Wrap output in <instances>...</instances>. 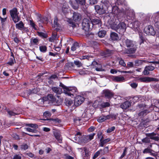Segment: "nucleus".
Wrapping results in <instances>:
<instances>
[{
    "mask_svg": "<svg viewBox=\"0 0 159 159\" xmlns=\"http://www.w3.org/2000/svg\"><path fill=\"white\" fill-rule=\"evenodd\" d=\"M113 81L117 82H121L125 80V78L122 76H113L112 78Z\"/></svg>",
    "mask_w": 159,
    "mask_h": 159,
    "instance_id": "nucleus-21",
    "label": "nucleus"
},
{
    "mask_svg": "<svg viewBox=\"0 0 159 159\" xmlns=\"http://www.w3.org/2000/svg\"><path fill=\"white\" fill-rule=\"evenodd\" d=\"M155 69L154 67L151 66H146L143 71V74L145 75H148L149 74V71H152Z\"/></svg>",
    "mask_w": 159,
    "mask_h": 159,
    "instance_id": "nucleus-15",
    "label": "nucleus"
},
{
    "mask_svg": "<svg viewBox=\"0 0 159 159\" xmlns=\"http://www.w3.org/2000/svg\"><path fill=\"white\" fill-rule=\"evenodd\" d=\"M114 20L112 23L110 24L111 28L115 30L118 33L122 34L125 31L126 25L125 24L122 22L119 23V21L118 19H115V21Z\"/></svg>",
    "mask_w": 159,
    "mask_h": 159,
    "instance_id": "nucleus-1",
    "label": "nucleus"
},
{
    "mask_svg": "<svg viewBox=\"0 0 159 159\" xmlns=\"http://www.w3.org/2000/svg\"><path fill=\"white\" fill-rule=\"evenodd\" d=\"M48 20V18L46 17H43L42 18H40V20L38 21L39 26L43 27V25H40V23H45Z\"/></svg>",
    "mask_w": 159,
    "mask_h": 159,
    "instance_id": "nucleus-32",
    "label": "nucleus"
},
{
    "mask_svg": "<svg viewBox=\"0 0 159 159\" xmlns=\"http://www.w3.org/2000/svg\"><path fill=\"white\" fill-rule=\"evenodd\" d=\"M53 92L57 94H60L62 93V89L59 87H53L52 88Z\"/></svg>",
    "mask_w": 159,
    "mask_h": 159,
    "instance_id": "nucleus-23",
    "label": "nucleus"
},
{
    "mask_svg": "<svg viewBox=\"0 0 159 159\" xmlns=\"http://www.w3.org/2000/svg\"><path fill=\"white\" fill-rule=\"evenodd\" d=\"M117 116L116 114H111L106 116H101L98 119V121L99 122H102L106 120H109L111 118L115 119L116 118Z\"/></svg>",
    "mask_w": 159,
    "mask_h": 159,
    "instance_id": "nucleus-5",
    "label": "nucleus"
},
{
    "mask_svg": "<svg viewBox=\"0 0 159 159\" xmlns=\"http://www.w3.org/2000/svg\"><path fill=\"white\" fill-rule=\"evenodd\" d=\"M139 96H135L133 98V100L134 102H135L139 99Z\"/></svg>",
    "mask_w": 159,
    "mask_h": 159,
    "instance_id": "nucleus-62",
    "label": "nucleus"
},
{
    "mask_svg": "<svg viewBox=\"0 0 159 159\" xmlns=\"http://www.w3.org/2000/svg\"><path fill=\"white\" fill-rule=\"evenodd\" d=\"M57 22L58 19L57 18H55L54 21V24L55 27H58L59 26V24Z\"/></svg>",
    "mask_w": 159,
    "mask_h": 159,
    "instance_id": "nucleus-49",
    "label": "nucleus"
},
{
    "mask_svg": "<svg viewBox=\"0 0 159 159\" xmlns=\"http://www.w3.org/2000/svg\"><path fill=\"white\" fill-rule=\"evenodd\" d=\"M30 24L31 26L35 30H36V28H35V24L33 22V21L31 20H30Z\"/></svg>",
    "mask_w": 159,
    "mask_h": 159,
    "instance_id": "nucleus-56",
    "label": "nucleus"
},
{
    "mask_svg": "<svg viewBox=\"0 0 159 159\" xmlns=\"http://www.w3.org/2000/svg\"><path fill=\"white\" fill-rule=\"evenodd\" d=\"M75 136L74 137V139L76 140L77 142L79 143L82 142V139H81L82 137V135L80 132H78L75 134Z\"/></svg>",
    "mask_w": 159,
    "mask_h": 159,
    "instance_id": "nucleus-22",
    "label": "nucleus"
},
{
    "mask_svg": "<svg viewBox=\"0 0 159 159\" xmlns=\"http://www.w3.org/2000/svg\"><path fill=\"white\" fill-rule=\"evenodd\" d=\"M25 129L27 131L33 133L34 132L35 130V129H31L30 128H25Z\"/></svg>",
    "mask_w": 159,
    "mask_h": 159,
    "instance_id": "nucleus-57",
    "label": "nucleus"
},
{
    "mask_svg": "<svg viewBox=\"0 0 159 159\" xmlns=\"http://www.w3.org/2000/svg\"><path fill=\"white\" fill-rule=\"evenodd\" d=\"M138 80L140 82L145 83L149 82L151 81H158V79L157 78L149 77H140L139 79Z\"/></svg>",
    "mask_w": 159,
    "mask_h": 159,
    "instance_id": "nucleus-10",
    "label": "nucleus"
},
{
    "mask_svg": "<svg viewBox=\"0 0 159 159\" xmlns=\"http://www.w3.org/2000/svg\"><path fill=\"white\" fill-rule=\"evenodd\" d=\"M84 100V98L82 96H77L74 100V105L76 106H78L83 102Z\"/></svg>",
    "mask_w": 159,
    "mask_h": 159,
    "instance_id": "nucleus-11",
    "label": "nucleus"
},
{
    "mask_svg": "<svg viewBox=\"0 0 159 159\" xmlns=\"http://www.w3.org/2000/svg\"><path fill=\"white\" fill-rule=\"evenodd\" d=\"M90 157L89 153H85L83 157V159H89Z\"/></svg>",
    "mask_w": 159,
    "mask_h": 159,
    "instance_id": "nucleus-52",
    "label": "nucleus"
},
{
    "mask_svg": "<svg viewBox=\"0 0 159 159\" xmlns=\"http://www.w3.org/2000/svg\"><path fill=\"white\" fill-rule=\"evenodd\" d=\"M53 134L55 138L57 139L58 143H61L62 142V137H61L60 132L57 131H54Z\"/></svg>",
    "mask_w": 159,
    "mask_h": 159,
    "instance_id": "nucleus-14",
    "label": "nucleus"
},
{
    "mask_svg": "<svg viewBox=\"0 0 159 159\" xmlns=\"http://www.w3.org/2000/svg\"><path fill=\"white\" fill-rule=\"evenodd\" d=\"M6 111L7 112L9 117H11V116L18 115V114L15 113L13 111L10 110L6 108Z\"/></svg>",
    "mask_w": 159,
    "mask_h": 159,
    "instance_id": "nucleus-31",
    "label": "nucleus"
},
{
    "mask_svg": "<svg viewBox=\"0 0 159 159\" xmlns=\"http://www.w3.org/2000/svg\"><path fill=\"white\" fill-rule=\"evenodd\" d=\"M106 33V32L104 30H102L99 31L98 33V36L101 38L103 37L104 36Z\"/></svg>",
    "mask_w": 159,
    "mask_h": 159,
    "instance_id": "nucleus-33",
    "label": "nucleus"
},
{
    "mask_svg": "<svg viewBox=\"0 0 159 159\" xmlns=\"http://www.w3.org/2000/svg\"><path fill=\"white\" fill-rule=\"evenodd\" d=\"M47 120H49L53 122L54 123H60L61 122V121L60 120H59L58 119H47Z\"/></svg>",
    "mask_w": 159,
    "mask_h": 159,
    "instance_id": "nucleus-44",
    "label": "nucleus"
},
{
    "mask_svg": "<svg viewBox=\"0 0 159 159\" xmlns=\"http://www.w3.org/2000/svg\"><path fill=\"white\" fill-rule=\"evenodd\" d=\"M120 12V10L116 5L114 6L112 5L111 12H112L115 15H118Z\"/></svg>",
    "mask_w": 159,
    "mask_h": 159,
    "instance_id": "nucleus-18",
    "label": "nucleus"
},
{
    "mask_svg": "<svg viewBox=\"0 0 159 159\" xmlns=\"http://www.w3.org/2000/svg\"><path fill=\"white\" fill-rule=\"evenodd\" d=\"M43 116L46 117H49L51 116V113L50 112L48 111H46L43 113Z\"/></svg>",
    "mask_w": 159,
    "mask_h": 159,
    "instance_id": "nucleus-46",
    "label": "nucleus"
},
{
    "mask_svg": "<svg viewBox=\"0 0 159 159\" xmlns=\"http://www.w3.org/2000/svg\"><path fill=\"white\" fill-rule=\"evenodd\" d=\"M79 47V43L77 42H75L73 44L71 47V50L73 52L75 51Z\"/></svg>",
    "mask_w": 159,
    "mask_h": 159,
    "instance_id": "nucleus-30",
    "label": "nucleus"
},
{
    "mask_svg": "<svg viewBox=\"0 0 159 159\" xmlns=\"http://www.w3.org/2000/svg\"><path fill=\"white\" fill-rule=\"evenodd\" d=\"M11 18L15 23H16L18 22L20 20V18L18 17V15L12 17H11Z\"/></svg>",
    "mask_w": 159,
    "mask_h": 159,
    "instance_id": "nucleus-39",
    "label": "nucleus"
},
{
    "mask_svg": "<svg viewBox=\"0 0 159 159\" xmlns=\"http://www.w3.org/2000/svg\"><path fill=\"white\" fill-rule=\"evenodd\" d=\"M155 27L159 30V15H157L154 20Z\"/></svg>",
    "mask_w": 159,
    "mask_h": 159,
    "instance_id": "nucleus-28",
    "label": "nucleus"
},
{
    "mask_svg": "<svg viewBox=\"0 0 159 159\" xmlns=\"http://www.w3.org/2000/svg\"><path fill=\"white\" fill-rule=\"evenodd\" d=\"M103 93L106 98L110 99L113 97V93L110 90L106 89L103 91Z\"/></svg>",
    "mask_w": 159,
    "mask_h": 159,
    "instance_id": "nucleus-16",
    "label": "nucleus"
},
{
    "mask_svg": "<svg viewBox=\"0 0 159 159\" xmlns=\"http://www.w3.org/2000/svg\"><path fill=\"white\" fill-rule=\"evenodd\" d=\"M83 29L85 32V34H89L88 31L90 29V26L91 25V20L89 18H84L82 22Z\"/></svg>",
    "mask_w": 159,
    "mask_h": 159,
    "instance_id": "nucleus-4",
    "label": "nucleus"
},
{
    "mask_svg": "<svg viewBox=\"0 0 159 159\" xmlns=\"http://www.w3.org/2000/svg\"><path fill=\"white\" fill-rule=\"evenodd\" d=\"M24 24L22 21H20L16 24V29L21 30L24 28Z\"/></svg>",
    "mask_w": 159,
    "mask_h": 159,
    "instance_id": "nucleus-25",
    "label": "nucleus"
},
{
    "mask_svg": "<svg viewBox=\"0 0 159 159\" xmlns=\"http://www.w3.org/2000/svg\"><path fill=\"white\" fill-rule=\"evenodd\" d=\"M102 12V13L111 12L112 5L108 0H102L101 2Z\"/></svg>",
    "mask_w": 159,
    "mask_h": 159,
    "instance_id": "nucleus-3",
    "label": "nucleus"
},
{
    "mask_svg": "<svg viewBox=\"0 0 159 159\" xmlns=\"http://www.w3.org/2000/svg\"><path fill=\"white\" fill-rule=\"evenodd\" d=\"M131 106V103L129 101H126L120 105V107L123 110H125Z\"/></svg>",
    "mask_w": 159,
    "mask_h": 159,
    "instance_id": "nucleus-19",
    "label": "nucleus"
},
{
    "mask_svg": "<svg viewBox=\"0 0 159 159\" xmlns=\"http://www.w3.org/2000/svg\"><path fill=\"white\" fill-rule=\"evenodd\" d=\"M64 156L66 159H73L74 158L73 157L67 154H65Z\"/></svg>",
    "mask_w": 159,
    "mask_h": 159,
    "instance_id": "nucleus-63",
    "label": "nucleus"
},
{
    "mask_svg": "<svg viewBox=\"0 0 159 159\" xmlns=\"http://www.w3.org/2000/svg\"><path fill=\"white\" fill-rule=\"evenodd\" d=\"M89 3L92 5L96 4L97 2V0H88Z\"/></svg>",
    "mask_w": 159,
    "mask_h": 159,
    "instance_id": "nucleus-55",
    "label": "nucleus"
},
{
    "mask_svg": "<svg viewBox=\"0 0 159 159\" xmlns=\"http://www.w3.org/2000/svg\"><path fill=\"white\" fill-rule=\"evenodd\" d=\"M110 104L109 102H104L101 104V106L103 108L109 107L110 106Z\"/></svg>",
    "mask_w": 159,
    "mask_h": 159,
    "instance_id": "nucleus-43",
    "label": "nucleus"
},
{
    "mask_svg": "<svg viewBox=\"0 0 159 159\" xmlns=\"http://www.w3.org/2000/svg\"><path fill=\"white\" fill-rule=\"evenodd\" d=\"M75 1L77 4L81 5H84L85 3V0H75Z\"/></svg>",
    "mask_w": 159,
    "mask_h": 159,
    "instance_id": "nucleus-40",
    "label": "nucleus"
},
{
    "mask_svg": "<svg viewBox=\"0 0 159 159\" xmlns=\"http://www.w3.org/2000/svg\"><path fill=\"white\" fill-rule=\"evenodd\" d=\"M102 6L101 4L100 6L99 5H95V9L97 11L98 13H99L100 14H103L101 10Z\"/></svg>",
    "mask_w": 159,
    "mask_h": 159,
    "instance_id": "nucleus-34",
    "label": "nucleus"
},
{
    "mask_svg": "<svg viewBox=\"0 0 159 159\" xmlns=\"http://www.w3.org/2000/svg\"><path fill=\"white\" fill-rule=\"evenodd\" d=\"M10 14L11 17L18 15L17 10L16 8H14L10 11Z\"/></svg>",
    "mask_w": 159,
    "mask_h": 159,
    "instance_id": "nucleus-24",
    "label": "nucleus"
},
{
    "mask_svg": "<svg viewBox=\"0 0 159 159\" xmlns=\"http://www.w3.org/2000/svg\"><path fill=\"white\" fill-rule=\"evenodd\" d=\"M99 154H100V151H97L94 154V155L93 157V159H95L99 155Z\"/></svg>",
    "mask_w": 159,
    "mask_h": 159,
    "instance_id": "nucleus-64",
    "label": "nucleus"
},
{
    "mask_svg": "<svg viewBox=\"0 0 159 159\" xmlns=\"http://www.w3.org/2000/svg\"><path fill=\"white\" fill-rule=\"evenodd\" d=\"M95 70L97 71H102V68L101 67V66L99 65L98 66H97L96 67H95Z\"/></svg>",
    "mask_w": 159,
    "mask_h": 159,
    "instance_id": "nucleus-61",
    "label": "nucleus"
},
{
    "mask_svg": "<svg viewBox=\"0 0 159 159\" xmlns=\"http://www.w3.org/2000/svg\"><path fill=\"white\" fill-rule=\"evenodd\" d=\"M50 103L54 105H58L60 104V102L56 99L52 94H49L47 97Z\"/></svg>",
    "mask_w": 159,
    "mask_h": 159,
    "instance_id": "nucleus-7",
    "label": "nucleus"
},
{
    "mask_svg": "<svg viewBox=\"0 0 159 159\" xmlns=\"http://www.w3.org/2000/svg\"><path fill=\"white\" fill-rule=\"evenodd\" d=\"M30 43L32 45H37L39 44V40L36 38L31 39L30 40Z\"/></svg>",
    "mask_w": 159,
    "mask_h": 159,
    "instance_id": "nucleus-35",
    "label": "nucleus"
},
{
    "mask_svg": "<svg viewBox=\"0 0 159 159\" xmlns=\"http://www.w3.org/2000/svg\"><path fill=\"white\" fill-rule=\"evenodd\" d=\"M82 117L83 118H86V119L85 120H88L89 118L88 117L87 114L86 113L84 112L82 115Z\"/></svg>",
    "mask_w": 159,
    "mask_h": 159,
    "instance_id": "nucleus-59",
    "label": "nucleus"
},
{
    "mask_svg": "<svg viewBox=\"0 0 159 159\" xmlns=\"http://www.w3.org/2000/svg\"><path fill=\"white\" fill-rule=\"evenodd\" d=\"M73 17L74 21H78L80 19V15L79 13L75 12L73 14Z\"/></svg>",
    "mask_w": 159,
    "mask_h": 159,
    "instance_id": "nucleus-29",
    "label": "nucleus"
},
{
    "mask_svg": "<svg viewBox=\"0 0 159 159\" xmlns=\"http://www.w3.org/2000/svg\"><path fill=\"white\" fill-rule=\"evenodd\" d=\"M147 136L150 137V138L156 141L159 140V134H157L154 132L147 134Z\"/></svg>",
    "mask_w": 159,
    "mask_h": 159,
    "instance_id": "nucleus-17",
    "label": "nucleus"
},
{
    "mask_svg": "<svg viewBox=\"0 0 159 159\" xmlns=\"http://www.w3.org/2000/svg\"><path fill=\"white\" fill-rule=\"evenodd\" d=\"M26 125L34 129H37L38 128V125L36 124H26Z\"/></svg>",
    "mask_w": 159,
    "mask_h": 159,
    "instance_id": "nucleus-41",
    "label": "nucleus"
},
{
    "mask_svg": "<svg viewBox=\"0 0 159 159\" xmlns=\"http://www.w3.org/2000/svg\"><path fill=\"white\" fill-rule=\"evenodd\" d=\"M68 22L70 24V26L72 27L73 28L75 27L76 26L75 23L71 19H69Z\"/></svg>",
    "mask_w": 159,
    "mask_h": 159,
    "instance_id": "nucleus-42",
    "label": "nucleus"
},
{
    "mask_svg": "<svg viewBox=\"0 0 159 159\" xmlns=\"http://www.w3.org/2000/svg\"><path fill=\"white\" fill-rule=\"evenodd\" d=\"M115 129V127L114 126H112L110 128H108L107 130V132L108 133H110L113 131Z\"/></svg>",
    "mask_w": 159,
    "mask_h": 159,
    "instance_id": "nucleus-51",
    "label": "nucleus"
},
{
    "mask_svg": "<svg viewBox=\"0 0 159 159\" xmlns=\"http://www.w3.org/2000/svg\"><path fill=\"white\" fill-rule=\"evenodd\" d=\"M74 63L75 65L77 66L78 67H80L82 66V64L79 61H74Z\"/></svg>",
    "mask_w": 159,
    "mask_h": 159,
    "instance_id": "nucleus-45",
    "label": "nucleus"
},
{
    "mask_svg": "<svg viewBox=\"0 0 159 159\" xmlns=\"http://www.w3.org/2000/svg\"><path fill=\"white\" fill-rule=\"evenodd\" d=\"M39 49L40 51L43 53L45 52L47 50V48L45 46H39Z\"/></svg>",
    "mask_w": 159,
    "mask_h": 159,
    "instance_id": "nucleus-36",
    "label": "nucleus"
},
{
    "mask_svg": "<svg viewBox=\"0 0 159 159\" xmlns=\"http://www.w3.org/2000/svg\"><path fill=\"white\" fill-rule=\"evenodd\" d=\"M12 137L15 139H20V137L19 135L16 134H13L12 135Z\"/></svg>",
    "mask_w": 159,
    "mask_h": 159,
    "instance_id": "nucleus-48",
    "label": "nucleus"
},
{
    "mask_svg": "<svg viewBox=\"0 0 159 159\" xmlns=\"http://www.w3.org/2000/svg\"><path fill=\"white\" fill-rule=\"evenodd\" d=\"M139 38L140 39H141V40L142 41V42H143L144 40V38L143 37V34L142 32H140L139 33Z\"/></svg>",
    "mask_w": 159,
    "mask_h": 159,
    "instance_id": "nucleus-50",
    "label": "nucleus"
},
{
    "mask_svg": "<svg viewBox=\"0 0 159 159\" xmlns=\"http://www.w3.org/2000/svg\"><path fill=\"white\" fill-rule=\"evenodd\" d=\"M125 12L127 16L129 17V19H130H130H131L132 18H134L135 15V13L133 10L127 7L126 8Z\"/></svg>",
    "mask_w": 159,
    "mask_h": 159,
    "instance_id": "nucleus-13",
    "label": "nucleus"
},
{
    "mask_svg": "<svg viewBox=\"0 0 159 159\" xmlns=\"http://www.w3.org/2000/svg\"><path fill=\"white\" fill-rule=\"evenodd\" d=\"M38 34L39 36L44 37L46 38V34L42 32H38Z\"/></svg>",
    "mask_w": 159,
    "mask_h": 159,
    "instance_id": "nucleus-53",
    "label": "nucleus"
},
{
    "mask_svg": "<svg viewBox=\"0 0 159 159\" xmlns=\"http://www.w3.org/2000/svg\"><path fill=\"white\" fill-rule=\"evenodd\" d=\"M119 63L120 65L124 67H125L126 66V64L124 62V60L121 59L119 61Z\"/></svg>",
    "mask_w": 159,
    "mask_h": 159,
    "instance_id": "nucleus-54",
    "label": "nucleus"
},
{
    "mask_svg": "<svg viewBox=\"0 0 159 159\" xmlns=\"http://www.w3.org/2000/svg\"><path fill=\"white\" fill-rule=\"evenodd\" d=\"M95 133L90 134L89 135L84 136L83 138L82 142L84 143H86L89 142L93 139Z\"/></svg>",
    "mask_w": 159,
    "mask_h": 159,
    "instance_id": "nucleus-12",
    "label": "nucleus"
},
{
    "mask_svg": "<svg viewBox=\"0 0 159 159\" xmlns=\"http://www.w3.org/2000/svg\"><path fill=\"white\" fill-rule=\"evenodd\" d=\"M65 103L66 106H70L72 104L73 102L70 99H66L65 100Z\"/></svg>",
    "mask_w": 159,
    "mask_h": 159,
    "instance_id": "nucleus-37",
    "label": "nucleus"
},
{
    "mask_svg": "<svg viewBox=\"0 0 159 159\" xmlns=\"http://www.w3.org/2000/svg\"><path fill=\"white\" fill-rule=\"evenodd\" d=\"M21 155L20 154H16L15 155L13 159H21Z\"/></svg>",
    "mask_w": 159,
    "mask_h": 159,
    "instance_id": "nucleus-58",
    "label": "nucleus"
},
{
    "mask_svg": "<svg viewBox=\"0 0 159 159\" xmlns=\"http://www.w3.org/2000/svg\"><path fill=\"white\" fill-rule=\"evenodd\" d=\"M123 43L124 45L127 48V49L124 52V53L132 54L135 52L136 50V47L134 42L127 39Z\"/></svg>",
    "mask_w": 159,
    "mask_h": 159,
    "instance_id": "nucleus-2",
    "label": "nucleus"
},
{
    "mask_svg": "<svg viewBox=\"0 0 159 159\" xmlns=\"http://www.w3.org/2000/svg\"><path fill=\"white\" fill-rule=\"evenodd\" d=\"M111 40L113 41L117 40L119 37L117 34L115 32H112L111 34Z\"/></svg>",
    "mask_w": 159,
    "mask_h": 159,
    "instance_id": "nucleus-27",
    "label": "nucleus"
},
{
    "mask_svg": "<svg viewBox=\"0 0 159 159\" xmlns=\"http://www.w3.org/2000/svg\"><path fill=\"white\" fill-rule=\"evenodd\" d=\"M91 25L93 26L95 25H98V26L99 27L101 25V20L99 19L95 18L93 19L92 20H91Z\"/></svg>",
    "mask_w": 159,
    "mask_h": 159,
    "instance_id": "nucleus-20",
    "label": "nucleus"
},
{
    "mask_svg": "<svg viewBox=\"0 0 159 159\" xmlns=\"http://www.w3.org/2000/svg\"><path fill=\"white\" fill-rule=\"evenodd\" d=\"M127 148H125L123 152L120 157V159L122 158L125 155L127 152Z\"/></svg>",
    "mask_w": 159,
    "mask_h": 159,
    "instance_id": "nucleus-47",
    "label": "nucleus"
},
{
    "mask_svg": "<svg viewBox=\"0 0 159 159\" xmlns=\"http://www.w3.org/2000/svg\"><path fill=\"white\" fill-rule=\"evenodd\" d=\"M77 89L75 87H68L66 90L64 91V93L70 96H73L74 94L77 92Z\"/></svg>",
    "mask_w": 159,
    "mask_h": 159,
    "instance_id": "nucleus-8",
    "label": "nucleus"
},
{
    "mask_svg": "<svg viewBox=\"0 0 159 159\" xmlns=\"http://www.w3.org/2000/svg\"><path fill=\"white\" fill-rule=\"evenodd\" d=\"M138 106L140 108L144 110L142 111L138 114L139 116L140 117L145 116L149 113V110L146 109V106L144 104H140Z\"/></svg>",
    "mask_w": 159,
    "mask_h": 159,
    "instance_id": "nucleus-6",
    "label": "nucleus"
},
{
    "mask_svg": "<svg viewBox=\"0 0 159 159\" xmlns=\"http://www.w3.org/2000/svg\"><path fill=\"white\" fill-rule=\"evenodd\" d=\"M143 60H137L135 61V65L136 66H139L143 64Z\"/></svg>",
    "mask_w": 159,
    "mask_h": 159,
    "instance_id": "nucleus-38",
    "label": "nucleus"
},
{
    "mask_svg": "<svg viewBox=\"0 0 159 159\" xmlns=\"http://www.w3.org/2000/svg\"><path fill=\"white\" fill-rule=\"evenodd\" d=\"M140 25V23L138 21H135L134 23V27L137 28H138Z\"/></svg>",
    "mask_w": 159,
    "mask_h": 159,
    "instance_id": "nucleus-60",
    "label": "nucleus"
},
{
    "mask_svg": "<svg viewBox=\"0 0 159 159\" xmlns=\"http://www.w3.org/2000/svg\"><path fill=\"white\" fill-rule=\"evenodd\" d=\"M144 30L147 34L149 35H154L155 34V32L151 25H149L146 26Z\"/></svg>",
    "mask_w": 159,
    "mask_h": 159,
    "instance_id": "nucleus-9",
    "label": "nucleus"
},
{
    "mask_svg": "<svg viewBox=\"0 0 159 159\" xmlns=\"http://www.w3.org/2000/svg\"><path fill=\"white\" fill-rule=\"evenodd\" d=\"M113 52V50L107 49L103 52V56L105 57L109 56L112 54Z\"/></svg>",
    "mask_w": 159,
    "mask_h": 159,
    "instance_id": "nucleus-26",
    "label": "nucleus"
}]
</instances>
